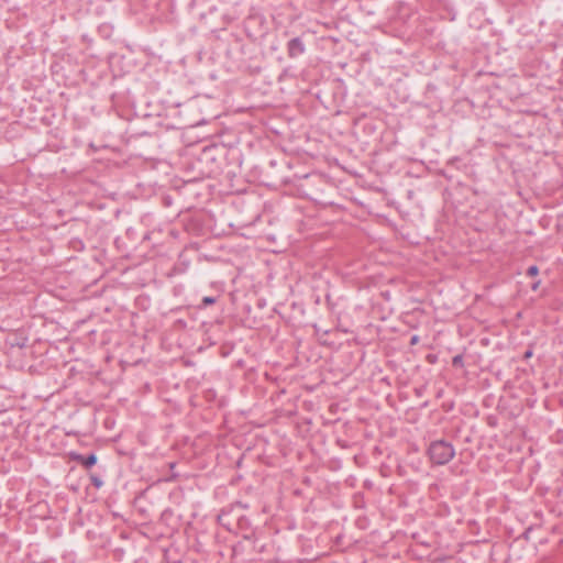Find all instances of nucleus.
Segmentation results:
<instances>
[{
	"mask_svg": "<svg viewBox=\"0 0 563 563\" xmlns=\"http://www.w3.org/2000/svg\"><path fill=\"white\" fill-rule=\"evenodd\" d=\"M430 461L437 465L448 464L455 455V449L444 440L432 441L428 448Z\"/></svg>",
	"mask_w": 563,
	"mask_h": 563,
	"instance_id": "1",
	"label": "nucleus"
},
{
	"mask_svg": "<svg viewBox=\"0 0 563 563\" xmlns=\"http://www.w3.org/2000/svg\"><path fill=\"white\" fill-rule=\"evenodd\" d=\"M287 55L289 58H297L306 52V45L301 36H296L287 42Z\"/></svg>",
	"mask_w": 563,
	"mask_h": 563,
	"instance_id": "2",
	"label": "nucleus"
},
{
	"mask_svg": "<svg viewBox=\"0 0 563 563\" xmlns=\"http://www.w3.org/2000/svg\"><path fill=\"white\" fill-rule=\"evenodd\" d=\"M235 518H236L238 528H239L240 532L243 534V538L247 539V540L252 539L254 536V531L252 529L250 519L247 517H245L244 515H239V514L235 515Z\"/></svg>",
	"mask_w": 563,
	"mask_h": 563,
	"instance_id": "3",
	"label": "nucleus"
},
{
	"mask_svg": "<svg viewBox=\"0 0 563 563\" xmlns=\"http://www.w3.org/2000/svg\"><path fill=\"white\" fill-rule=\"evenodd\" d=\"M70 457L73 461H76L85 468H90L97 463V455L95 453H90L88 455H82L79 453H70Z\"/></svg>",
	"mask_w": 563,
	"mask_h": 563,
	"instance_id": "4",
	"label": "nucleus"
},
{
	"mask_svg": "<svg viewBox=\"0 0 563 563\" xmlns=\"http://www.w3.org/2000/svg\"><path fill=\"white\" fill-rule=\"evenodd\" d=\"M249 506L246 504H243L241 501H236L232 505H230L228 508H223L219 515V520H222L224 517L229 515H236L238 509H246Z\"/></svg>",
	"mask_w": 563,
	"mask_h": 563,
	"instance_id": "5",
	"label": "nucleus"
},
{
	"mask_svg": "<svg viewBox=\"0 0 563 563\" xmlns=\"http://www.w3.org/2000/svg\"><path fill=\"white\" fill-rule=\"evenodd\" d=\"M217 302L216 297L206 296L202 298L201 303L199 305V308H206L208 306H211Z\"/></svg>",
	"mask_w": 563,
	"mask_h": 563,
	"instance_id": "6",
	"label": "nucleus"
},
{
	"mask_svg": "<svg viewBox=\"0 0 563 563\" xmlns=\"http://www.w3.org/2000/svg\"><path fill=\"white\" fill-rule=\"evenodd\" d=\"M452 365L454 367H462L464 365V358L462 354H457L452 358Z\"/></svg>",
	"mask_w": 563,
	"mask_h": 563,
	"instance_id": "7",
	"label": "nucleus"
},
{
	"mask_svg": "<svg viewBox=\"0 0 563 563\" xmlns=\"http://www.w3.org/2000/svg\"><path fill=\"white\" fill-rule=\"evenodd\" d=\"M90 482H91V484H92L96 488H100V487L103 485L102 479H101L98 475H95V474H91V475H90Z\"/></svg>",
	"mask_w": 563,
	"mask_h": 563,
	"instance_id": "8",
	"label": "nucleus"
},
{
	"mask_svg": "<svg viewBox=\"0 0 563 563\" xmlns=\"http://www.w3.org/2000/svg\"><path fill=\"white\" fill-rule=\"evenodd\" d=\"M539 274V267L537 265H531L527 269V276L536 277Z\"/></svg>",
	"mask_w": 563,
	"mask_h": 563,
	"instance_id": "9",
	"label": "nucleus"
},
{
	"mask_svg": "<svg viewBox=\"0 0 563 563\" xmlns=\"http://www.w3.org/2000/svg\"><path fill=\"white\" fill-rule=\"evenodd\" d=\"M213 151H214V148H205L202 152L201 159H213V156H212Z\"/></svg>",
	"mask_w": 563,
	"mask_h": 563,
	"instance_id": "10",
	"label": "nucleus"
},
{
	"mask_svg": "<svg viewBox=\"0 0 563 563\" xmlns=\"http://www.w3.org/2000/svg\"><path fill=\"white\" fill-rule=\"evenodd\" d=\"M419 342V336L418 335H412L411 339H410V345H415Z\"/></svg>",
	"mask_w": 563,
	"mask_h": 563,
	"instance_id": "11",
	"label": "nucleus"
},
{
	"mask_svg": "<svg viewBox=\"0 0 563 563\" xmlns=\"http://www.w3.org/2000/svg\"><path fill=\"white\" fill-rule=\"evenodd\" d=\"M540 283H541L540 280H536V282L531 285V289H532V290H537V289H538V287H539V285H540Z\"/></svg>",
	"mask_w": 563,
	"mask_h": 563,
	"instance_id": "12",
	"label": "nucleus"
},
{
	"mask_svg": "<svg viewBox=\"0 0 563 563\" xmlns=\"http://www.w3.org/2000/svg\"><path fill=\"white\" fill-rule=\"evenodd\" d=\"M523 356H525V358L531 357L532 356V351L531 350L526 351Z\"/></svg>",
	"mask_w": 563,
	"mask_h": 563,
	"instance_id": "13",
	"label": "nucleus"
}]
</instances>
